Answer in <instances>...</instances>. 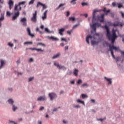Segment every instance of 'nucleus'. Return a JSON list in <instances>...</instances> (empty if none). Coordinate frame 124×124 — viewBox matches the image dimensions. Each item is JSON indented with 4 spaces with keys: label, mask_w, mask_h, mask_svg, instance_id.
<instances>
[{
    "label": "nucleus",
    "mask_w": 124,
    "mask_h": 124,
    "mask_svg": "<svg viewBox=\"0 0 124 124\" xmlns=\"http://www.w3.org/2000/svg\"><path fill=\"white\" fill-rule=\"evenodd\" d=\"M26 3V1H22L19 3L18 5L16 4L14 8V16L12 18L13 21H14L19 17L20 15L19 11L22 10V8L20 6L21 5H24Z\"/></svg>",
    "instance_id": "nucleus-1"
},
{
    "label": "nucleus",
    "mask_w": 124,
    "mask_h": 124,
    "mask_svg": "<svg viewBox=\"0 0 124 124\" xmlns=\"http://www.w3.org/2000/svg\"><path fill=\"white\" fill-rule=\"evenodd\" d=\"M104 28L107 30V36L108 37V40L109 41H112V43L114 44V43L116 39L117 38V36L116 34V30H114V29L112 30V34L111 35V33L109 32V29L108 28L107 25H105Z\"/></svg>",
    "instance_id": "nucleus-2"
},
{
    "label": "nucleus",
    "mask_w": 124,
    "mask_h": 124,
    "mask_svg": "<svg viewBox=\"0 0 124 124\" xmlns=\"http://www.w3.org/2000/svg\"><path fill=\"white\" fill-rule=\"evenodd\" d=\"M103 11V12H104V13H105V15H106V16H108V13H110V10H107V9H106V8H104V9H103V10H100V11H97L96 10H94V11H93V19H92V22H93H93H94V20H95V13H96V12H100V11Z\"/></svg>",
    "instance_id": "nucleus-3"
},
{
    "label": "nucleus",
    "mask_w": 124,
    "mask_h": 124,
    "mask_svg": "<svg viewBox=\"0 0 124 124\" xmlns=\"http://www.w3.org/2000/svg\"><path fill=\"white\" fill-rule=\"evenodd\" d=\"M109 50L111 51V55L112 56L113 58H115V56L114 55V52L113 51V50H115V51H117L119 50V47H115L114 46H111L110 45L109 46Z\"/></svg>",
    "instance_id": "nucleus-4"
},
{
    "label": "nucleus",
    "mask_w": 124,
    "mask_h": 124,
    "mask_svg": "<svg viewBox=\"0 0 124 124\" xmlns=\"http://www.w3.org/2000/svg\"><path fill=\"white\" fill-rule=\"evenodd\" d=\"M31 21L36 23L37 21V11H35V13L33 14V16L31 18Z\"/></svg>",
    "instance_id": "nucleus-5"
},
{
    "label": "nucleus",
    "mask_w": 124,
    "mask_h": 124,
    "mask_svg": "<svg viewBox=\"0 0 124 124\" xmlns=\"http://www.w3.org/2000/svg\"><path fill=\"white\" fill-rule=\"evenodd\" d=\"M101 26V24L98 23H95L93 24L92 26H91L92 28L93 29L94 32H96V27H99Z\"/></svg>",
    "instance_id": "nucleus-6"
},
{
    "label": "nucleus",
    "mask_w": 124,
    "mask_h": 124,
    "mask_svg": "<svg viewBox=\"0 0 124 124\" xmlns=\"http://www.w3.org/2000/svg\"><path fill=\"white\" fill-rule=\"evenodd\" d=\"M8 102L9 104L13 105V104L14 103V102L12 99L8 100ZM17 108L16 107H15L14 105H13V110L14 111H15L16 110Z\"/></svg>",
    "instance_id": "nucleus-7"
},
{
    "label": "nucleus",
    "mask_w": 124,
    "mask_h": 124,
    "mask_svg": "<svg viewBox=\"0 0 124 124\" xmlns=\"http://www.w3.org/2000/svg\"><path fill=\"white\" fill-rule=\"evenodd\" d=\"M20 22H21V23L22 24L23 26H26L27 25L26 18L24 17V18H22L20 20Z\"/></svg>",
    "instance_id": "nucleus-8"
},
{
    "label": "nucleus",
    "mask_w": 124,
    "mask_h": 124,
    "mask_svg": "<svg viewBox=\"0 0 124 124\" xmlns=\"http://www.w3.org/2000/svg\"><path fill=\"white\" fill-rule=\"evenodd\" d=\"M107 23L109 26H113L115 27L118 26L120 24L119 22H116L114 23V24H112L110 22H108Z\"/></svg>",
    "instance_id": "nucleus-9"
},
{
    "label": "nucleus",
    "mask_w": 124,
    "mask_h": 124,
    "mask_svg": "<svg viewBox=\"0 0 124 124\" xmlns=\"http://www.w3.org/2000/svg\"><path fill=\"white\" fill-rule=\"evenodd\" d=\"M54 65L56 66H57L58 68H59V69H63L64 70H66V68L65 67L62 66H60L58 63L55 62Z\"/></svg>",
    "instance_id": "nucleus-10"
},
{
    "label": "nucleus",
    "mask_w": 124,
    "mask_h": 124,
    "mask_svg": "<svg viewBox=\"0 0 124 124\" xmlns=\"http://www.w3.org/2000/svg\"><path fill=\"white\" fill-rule=\"evenodd\" d=\"M49 96L51 100H52L53 98L57 97V95L55 93H50L49 94Z\"/></svg>",
    "instance_id": "nucleus-11"
},
{
    "label": "nucleus",
    "mask_w": 124,
    "mask_h": 124,
    "mask_svg": "<svg viewBox=\"0 0 124 124\" xmlns=\"http://www.w3.org/2000/svg\"><path fill=\"white\" fill-rule=\"evenodd\" d=\"M41 5L42 6H43V10L44 9H46V8H47V6H46L45 4H43L42 3H41V2H39L38 3H37V8H38V7H39V6Z\"/></svg>",
    "instance_id": "nucleus-12"
},
{
    "label": "nucleus",
    "mask_w": 124,
    "mask_h": 124,
    "mask_svg": "<svg viewBox=\"0 0 124 124\" xmlns=\"http://www.w3.org/2000/svg\"><path fill=\"white\" fill-rule=\"evenodd\" d=\"M27 32H28V35H29V36H30L31 37H33L34 36V35L33 34H32L31 33V30H30V28H27Z\"/></svg>",
    "instance_id": "nucleus-13"
},
{
    "label": "nucleus",
    "mask_w": 124,
    "mask_h": 124,
    "mask_svg": "<svg viewBox=\"0 0 124 124\" xmlns=\"http://www.w3.org/2000/svg\"><path fill=\"white\" fill-rule=\"evenodd\" d=\"M47 10H46L44 13V16L42 17L43 20H45L47 18Z\"/></svg>",
    "instance_id": "nucleus-14"
},
{
    "label": "nucleus",
    "mask_w": 124,
    "mask_h": 124,
    "mask_svg": "<svg viewBox=\"0 0 124 124\" xmlns=\"http://www.w3.org/2000/svg\"><path fill=\"white\" fill-rule=\"evenodd\" d=\"M104 16H105V15L103 14L101 15V16L99 17V19L100 20V22H104Z\"/></svg>",
    "instance_id": "nucleus-15"
},
{
    "label": "nucleus",
    "mask_w": 124,
    "mask_h": 124,
    "mask_svg": "<svg viewBox=\"0 0 124 124\" xmlns=\"http://www.w3.org/2000/svg\"><path fill=\"white\" fill-rule=\"evenodd\" d=\"M9 8L10 10L13 8L14 2L12 0H10L9 2Z\"/></svg>",
    "instance_id": "nucleus-16"
},
{
    "label": "nucleus",
    "mask_w": 124,
    "mask_h": 124,
    "mask_svg": "<svg viewBox=\"0 0 124 124\" xmlns=\"http://www.w3.org/2000/svg\"><path fill=\"white\" fill-rule=\"evenodd\" d=\"M37 100L39 101L46 100V98L45 96H40L37 99Z\"/></svg>",
    "instance_id": "nucleus-17"
},
{
    "label": "nucleus",
    "mask_w": 124,
    "mask_h": 124,
    "mask_svg": "<svg viewBox=\"0 0 124 124\" xmlns=\"http://www.w3.org/2000/svg\"><path fill=\"white\" fill-rule=\"evenodd\" d=\"M65 31V29L64 28H62L61 29H60L59 30V33L61 35V36H63V32Z\"/></svg>",
    "instance_id": "nucleus-18"
},
{
    "label": "nucleus",
    "mask_w": 124,
    "mask_h": 124,
    "mask_svg": "<svg viewBox=\"0 0 124 124\" xmlns=\"http://www.w3.org/2000/svg\"><path fill=\"white\" fill-rule=\"evenodd\" d=\"M47 38L50 40H52L53 41H59L58 38L54 37L53 36H51V37L48 36Z\"/></svg>",
    "instance_id": "nucleus-19"
},
{
    "label": "nucleus",
    "mask_w": 124,
    "mask_h": 124,
    "mask_svg": "<svg viewBox=\"0 0 124 124\" xmlns=\"http://www.w3.org/2000/svg\"><path fill=\"white\" fill-rule=\"evenodd\" d=\"M30 49L32 50H36L37 51L44 52V50H42L41 48L37 49V48H30Z\"/></svg>",
    "instance_id": "nucleus-20"
},
{
    "label": "nucleus",
    "mask_w": 124,
    "mask_h": 124,
    "mask_svg": "<svg viewBox=\"0 0 124 124\" xmlns=\"http://www.w3.org/2000/svg\"><path fill=\"white\" fill-rule=\"evenodd\" d=\"M93 37L91 36V35H89L86 38V42H87V43L88 44H90V42H89V39H92Z\"/></svg>",
    "instance_id": "nucleus-21"
},
{
    "label": "nucleus",
    "mask_w": 124,
    "mask_h": 124,
    "mask_svg": "<svg viewBox=\"0 0 124 124\" xmlns=\"http://www.w3.org/2000/svg\"><path fill=\"white\" fill-rule=\"evenodd\" d=\"M1 65L0 66V69L2 67V66L5 64V62L3 60L0 61Z\"/></svg>",
    "instance_id": "nucleus-22"
},
{
    "label": "nucleus",
    "mask_w": 124,
    "mask_h": 124,
    "mask_svg": "<svg viewBox=\"0 0 124 124\" xmlns=\"http://www.w3.org/2000/svg\"><path fill=\"white\" fill-rule=\"evenodd\" d=\"M105 78L108 82L109 84H111L112 81H111V78H108L106 77H105Z\"/></svg>",
    "instance_id": "nucleus-23"
},
{
    "label": "nucleus",
    "mask_w": 124,
    "mask_h": 124,
    "mask_svg": "<svg viewBox=\"0 0 124 124\" xmlns=\"http://www.w3.org/2000/svg\"><path fill=\"white\" fill-rule=\"evenodd\" d=\"M61 55L60 53H58L56 55H55L53 57L52 59H55L58 57H59Z\"/></svg>",
    "instance_id": "nucleus-24"
},
{
    "label": "nucleus",
    "mask_w": 124,
    "mask_h": 124,
    "mask_svg": "<svg viewBox=\"0 0 124 124\" xmlns=\"http://www.w3.org/2000/svg\"><path fill=\"white\" fill-rule=\"evenodd\" d=\"M3 20H4V14H1V17L0 18V22H1Z\"/></svg>",
    "instance_id": "nucleus-25"
},
{
    "label": "nucleus",
    "mask_w": 124,
    "mask_h": 124,
    "mask_svg": "<svg viewBox=\"0 0 124 124\" xmlns=\"http://www.w3.org/2000/svg\"><path fill=\"white\" fill-rule=\"evenodd\" d=\"M78 70H77V69H75V70L74 72V75H75L76 76H78Z\"/></svg>",
    "instance_id": "nucleus-26"
},
{
    "label": "nucleus",
    "mask_w": 124,
    "mask_h": 124,
    "mask_svg": "<svg viewBox=\"0 0 124 124\" xmlns=\"http://www.w3.org/2000/svg\"><path fill=\"white\" fill-rule=\"evenodd\" d=\"M69 21H75V18L74 17H70L69 18Z\"/></svg>",
    "instance_id": "nucleus-27"
},
{
    "label": "nucleus",
    "mask_w": 124,
    "mask_h": 124,
    "mask_svg": "<svg viewBox=\"0 0 124 124\" xmlns=\"http://www.w3.org/2000/svg\"><path fill=\"white\" fill-rule=\"evenodd\" d=\"M37 46H44L45 47L46 46V45L44 44H42L41 43H39L37 44Z\"/></svg>",
    "instance_id": "nucleus-28"
},
{
    "label": "nucleus",
    "mask_w": 124,
    "mask_h": 124,
    "mask_svg": "<svg viewBox=\"0 0 124 124\" xmlns=\"http://www.w3.org/2000/svg\"><path fill=\"white\" fill-rule=\"evenodd\" d=\"M64 5H65V3L61 4L59 5V6L58 8H56V10L59 9V8H60L61 7L63 6H64Z\"/></svg>",
    "instance_id": "nucleus-29"
},
{
    "label": "nucleus",
    "mask_w": 124,
    "mask_h": 124,
    "mask_svg": "<svg viewBox=\"0 0 124 124\" xmlns=\"http://www.w3.org/2000/svg\"><path fill=\"white\" fill-rule=\"evenodd\" d=\"M81 96H82V98L83 99H84V98H87V97H88V96H87L86 94H82L81 95Z\"/></svg>",
    "instance_id": "nucleus-30"
},
{
    "label": "nucleus",
    "mask_w": 124,
    "mask_h": 124,
    "mask_svg": "<svg viewBox=\"0 0 124 124\" xmlns=\"http://www.w3.org/2000/svg\"><path fill=\"white\" fill-rule=\"evenodd\" d=\"M77 102H79V103H81V104H82L83 105H85L84 102L83 101H81L80 99L78 100Z\"/></svg>",
    "instance_id": "nucleus-31"
},
{
    "label": "nucleus",
    "mask_w": 124,
    "mask_h": 124,
    "mask_svg": "<svg viewBox=\"0 0 124 124\" xmlns=\"http://www.w3.org/2000/svg\"><path fill=\"white\" fill-rule=\"evenodd\" d=\"M77 0H72L71 1V3H72V4L73 5H75L76 4V1H77Z\"/></svg>",
    "instance_id": "nucleus-32"
},
{
    "label": "nucleus",
    "mask_w": 124,
    "mask_h": 124,
    "mask_svg": "<svg viewBox=\"0 0 124 124\" xmlns=\"http://www.w3.org/2000/svg\"><path fill=\"white\" fill-rule=\"evenodd\" d=\"M79 25V24H77L75 26H74L73 28V29H75L76 28H77L78 26Z\"/></svg>",
    "instance_id": "nucleus-33"
},
{
    "label": "nucleus",
    "mask_w": 124,
    "mask_h": 124,
    "mask_svg": "<svg viewBox=\"0 0 124 124\" xmlns=\"http://www.w3.org/2000/svg\"><path fill=\"white\" fill-rule=\"evenodd\" d=\"M92 44L93 45H95L96 44V42L94 41H92Z\"/></svg>",
    "instance_id": "nucleus-34"
},
{
    "label": "nucleus",
    "mask_w": 124,
    "mask_h": 124,
    "mask_svg": "<svg viewBox=\"0 0 124 124\" xmlns=\"http://www.w3.org/2000/svg\"><path fill=\"white\" fill-rule=\"evenodd\" d=\"M120 14H121V16H122V18H124V13L123 12L120 11Z\"/></svg>",
    "instance_id": "nucleus-35"
},
{
    "label": "nucleus",
    "mask_w": 124,
    "mask_h": 124,
    "mask_svg": "<svg viewBox=\"0 0 124 124\" xmlns=\"http://www.w3.org/2000/svg\"><path fill=\"white\" fill-rule=\"evenodd\" d=\"M27 44H32V43L31 42H27L24 43V45H27Z\"/></svg>",
    "instance_id": "nucleus-36"
},
{
    "label": "nucleus",
    "mask_w": 124,
    "mask_h": 124,
    "mask_svg": "<svg viewBox=\"0 0 124 124\" xmlns=\"http://www.w3.org/2000/svg\"><path fill=\"white\" fill-rule=\"evenodd\" d=\"M6 15L8 16H11V14L9 12L7 11V13H6Z\"/></svg>",
    "instance_id": "nucleus-37"
},
{
    "label": "nucleus",
    "mask_w": 124,
    "mask_h": 124,
    "mask_svg": "<svg viewBox=\"0 0 124 124\" xmlns=\"http://www.w3.org/2000/svg\"><path fill=\"white\" fill-rule=\"evenodd\" d=\"M82 80L79 79V80L78 81V84H80L81 83H82Z\"/></svg>",
    "instance_id": "nucleus-38"
},
{
    "label": "nucleus",
    "mask_w": 124,
    "mask_h": 124,
    "mask_svg": "<svg viewBox=\"0 0 124 124\" xmlns=\"http://www.w3.org/2000/svg\"><path fill=\"white\" fill-rule=\"evenodd\" d=\"M34 0H31L30 2H29V5L32 4L34 3Z\"/></svg>",
    "instance_id": "nucleus-39"
},
{
    "label": "nucleus",
    "mask_w": 124,
    "mask_h": 124,
    "mask_svg": "<svg viewBox=\"0 0 124 124\" xmlns=\"http://www.w3.org/2000/svg\"><path fill=\"white\" fill-rule=\"evenodd\" d=\"M61 41H64L65 42L67 43V40L65 39V38H62L61 39Z\"/></svg>",
    "instance_id": "nucleus-40"
},
{
    "label": "nucleus",
    "mask_w": 124,
    "mask_h": 124,
    "mask_svg": "<svg viewBox=\"0 0 124 124\" xmlns=\"http://www.w3.org/2000/svg\"><path fill=\"white\" fill-rule=\"evenodd\" d=\"M118 8H121L122 7H123V5L121 4H118Z\"/></svg>",
    "instance_id": "nucleus-41"
},
{
    "label": "nucleus",
    "mask_w": 124,
    "mask_h": 124,
    "mask_svg": "<svg viewBox=\"0 0 124 124\" xmlns=\"http://www.w3.org/2000/svg\"><path fill=\"white\" fill-rule=\"evenodd\" d=\"M33 78H34L33 77L29 78V81L30 82L31 81H32Z\"/></svg>",
    "instance_id": "nucleus-42"
},
{
    "label": "nucleus",
    "mask_w": 124,
    "mask_h": 124,
    "mask_svg": "<svg viewBox=\"0 0 124 124\" xmlns=\"http://www.w3.org/2000/svg\"><path fill=\"white\" fill-rule=\"evenodd\" d=\"M45 31L46 32H48V33H49V30L47 29V28H46L45 29Z\"/></svg>",
    "instance_id": "nucleus-43"
},
{
    "label": "nucleus",
    "mask_w": 124,
    "mask_h": 124,
    "mask_svg": "<svg viewBox=\"0 0 124 124\" xmlns=\"http://www.w3.org/2000/svg\"><path fill=\"white\" fill-rule=\"evenodd\" d=\"M88 86V85L87 83L83 84L82 85V87Z\"/></svg>",
    "instance_id": "nucleus-44"
},
{
    "label": "nucleus",
    "mask_w": 124,
    "mask_h": 124,
    "mask_svg": "<svg viewBox=\"0 0 124 124\" xmlns=\"http://www.w3.org/2000/svg\"><path fill=\"white\" fill-rule=\"evenodd\" d=\"M112 6H113V7H115V6H116L117 5V4H116L115 2H113L112 4Z\"/></svg>",
    "instance_id": "nucleus-45"
},
{
    "label": "nucleus",
    "mask_w": 124,
    "mask_h": 124,
    "mask_svg": "<svg viewBox=\"0 0 124 124\" xmlns=\"http://www.w3.org/2000/svg\"><path fill=\"white\" fill-rule=\"evenodd\" d=\"M8 45L11 47H12L14 46L13 44H11L10 43H8Z\"/></svg>",
    "instance_id": "nucleus-46"
},
{
    "label": "nucleus",
    "mask_w": 124,
    "mask_h": 124,
    "mask_svg": "<svg viewBox=\"0 0 124 124\" xmlns=\"http://www.w3.org/2000/svg\"><path fill=\"white\" fill-rule=\"evenodd\" d=\"M63 123L65 124H67L68 123V122L65 120H63Z\"/></svg>",
    "instance_id": "nucleus-47"
},
{
    "label": "nucleus",
    "mask_w": 124,
    "mask_h": 124,
    "mask_svg": "<svg viewBox=\"0 0 124 124\" xmlns=\"http://www.w3.org/2000/svg\"><path fill=\"white\" fill-rule=\"evenodd\" d=\"M44 109V107H42L40 108L39 109V110L41 111L43 109Z\"/></svg>",
    "instance_id": "nucleus-48"
},
{
    "label": "nucleus",
    "mask_w": 124,
    "mask_h": 124,
    "mask_svg": "<svg viewBox=\"0 0 124 124\" xmlns=\"http://www.w3.org/2000/svg\"><path fill=\"white\" fill-rule=\"evenodd\" d=\"M70 12L69 11H67L66 16H68L70 15Z\"/></svg>",
    "instance_id": "nucleus-49"
},
{
    "label": "nucleus",
    "mask_w": 124,
    "mask_h": 124,
    "mask_svg": "<svg viewBox=\"0 0 124 124\" xmlns=\"http://www.w3.org/2000/svg\"><path fill=\"white\" fill-rule=\"evenodd\" d=\"M33 61V60L32 59V58H31L30 60H29V62H32Z\"/></svg>",
    "instance_id": "nucleus-50"
},
{
    "label": "nucleus",
    "mask_w": 124,
    "mask_h": 124,
    "mask_svg": "<svg viewBox=\"0 0 124 124\" xmlns=\"http://www.w3.org/2000/svg\"><path fill=\"white\" fill-rule=\"evenodd\" d=\"M87 5V3H86L83 2V3H82V5L83 6H84L85 5Z\"/></svg>",
    "instance_id": "nucleus-51"
},
{
    "label": "nucleus",
    "mask_w": 124,
    "mask_h": 124,
    "mask_svg": "<svg viewBox=\"0 0 124 124\" xmlns=\"http://www.w3.org/2000/svg\"><path fill=\"white\" fill-rule=\"evenodd\" d=\"M57 110H58V108H55L53 109V112H55V111H57Z\"/></svg>",
    "instance_id": "nucleus-52"
},
{
    "label": "nucleus",
    "mask_w": 124,
    "mask_h": 124,
    "mask_svg": "<svg viewBox=\"0 0 124 124\" xmlns=\"http://www.w3.org/2000/svg\"><path fill=\"white\" fill-rule=\"evenodd\" d=\"M74 107L76 108H79L80 106L79 105H77V106H74Z\"/></svg>",
    "instance_id": "nucleus-53"
},
{
    "label": "nucleus",
    "mask_w": 124,
    "mask_h": 124,
    "mask_svg": "<svg viewBox=\"0 0 124 124\" xmlns=\"http://www.w3.org/2000/svg\"><path fill=\"white\" fill-rule=\"evenodd\" d=\"M68 48H69V46H66L65 47V50H68Z\"/></svg>",
    "instance_id": "nucleus-54"
},
{
    "label": "nucleus",
    "mask_w": 124,
    "mask_h": 124,
    "mask_svg": "<svg viewBox=\"0 0 124 124\" xmlns=\"http://www.w3.org/2000/svg\"><path fill=\"white\" fill-rule=\"evenodd\" d=\"M67 33L68 34L71 35V31H67Z\"/></svg>",
    "instance_id": "nucleus-55"
},
{
    "label": "nucleus",
    "mask_w": 124,
    "mask_h": 124,
    "mask_svg": "<svg viewBox=\"0 0 124 124\" xmlns=\"http://www.w3.org/2000/svg\"><path fill=\"white\" fill-rule=\"evenodd\" d=\"M4 2V1L2 0H0V3L1 4H3Z\"/></svg>",
    "instance_id": "nucleus-56"
},
{
    "label": "nucleus",
    "mask_w": 124,
    "mask_h": 124,
    "mask_svg": "<svg viewBox=\"0 0 124 124\" xmlns=\"http://www.w3.org/2000/svg\"><path fill=\"white\" fill-rule=\"evenodd\" d=\"M20 60H18L17 62H16V63L17 64H18L19 63H20Z\"/></svg>",
    "instance_id": "nucleus-57"
},
{
    "label": "nucleus",
    "mask_w": 124,
    "mask_h": 124,
    "mask_svg": "<svg viewBox=\"0 0 124 124\" xmlns=\"http://www.w3.org/2000/svg\"><path fill=\"white\" fill-rule=\"evenodd\" d=\"M121 55L124 56V51H121Z\"/></svg>",
    "instance_id": "nucleus-58"
},
{
    "label": "nucleus",
    "mask_w": 124,
    "mask_h": 124,
    "mask_svg": "<svg viewBox=\"0 0 124 124\" xmlns=\"http://www.w3.org/2000/svg\"><path fill=\"white\" fill-rule=\"evenodd\" d=\"M38 123L39 124H42V122H41V121H38Z\"/></svg>",
    "instance_id": "nucleus-59"
},
{
    "label": "nucleus",
    "mask_w": 124,
    "mask_h": 124,
    "mask_svg": "<svg viewBox=\"0 0 124 124\" xmlns=\"http://www.w3.org/2000/svg\"><path fill=\"white\" fill-rule=\"evenodd\" d=\"M62 46H64V44L63 43H61V45H60Z\"/></svg>",
    "instance_id": "nucleus-60"
},
{
    "label": "nucleus",
    "mask_w": 124,
    "mask_h": 124,
    "mask_svg": "<svg viewBox=\"0 0 124 124\" xmlns=\"http://www.w3.org/2000/svg\"><path fill=\"white\" fill-rule=\"evenodd\" d=\"M40 28L43 30L44 28V26L43 25H42Z\"/></svg>",
    "instance_id": "nucleus-61"
},
{
    "label": "nucleus",
    "mask_w": 124,
    "mask_h": 124,
    "mask_svg": "<svg viewBox=\"0 0 124 124\" xmlns=\"http://www.w3.org/2000/svg\"><path fill=\"white\" fill-rule=\"evenodd\" d=\"M71 83L72 84H75V81H72L71 82Z\"/></svg>",
    "instance_id": "nucleus-62"
},
{
    "label": "nucleus",
    "mask_w": 124,
    "mask_h": 124,
    "mask_svg": "<svg viewBox=\"0 0 124 124\" xmlns=\"http://www.w3.org/2000/svg\"><path fill=\"white\" fill-rule=\"evenodd\" d=\"M98 121H103L104 120L103 119H98Z\"/></svg>",
    "instance_id": "nucleus-63"
},
{
    "label": "nucleus",
    "mask_w": 124,
    "mask_h": 124,
    "mask_svg": "<svg viewBox=\"0 0 124 124\" xmlns=\"http://www.w3.org/2000/svg\"><path fill=\"white\" fill-rule=\"evenodd\" d=\"M11 123H13L14 124H17L16 123H15L14 121H10Z\"/></svg>",
    "instance_id": "nucleus-64"
}]
</instances>
